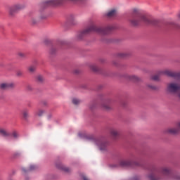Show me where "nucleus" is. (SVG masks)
Segmentation results:
<instances>
[{
    "label": "nucleus",
    "instance_id": "f257e3e1",
    "mask_svg": "<svg viewBox=\"0 0 180 180\" xmlns=\"http://www.w3.org/2000/svg\"><path fill=\"white\" fill-rule=\"evenodd\" d=\"M129 21L132 26H140L143 23L146 25H155V20L149 19L146 15L141 13V11L137 8L133 10Z\"/></svg>",
    "mask_w": 180,
    "mask_h": 180
},
{
    "label": "nucleus",
    "instance_id": "f03ea898",
    "mask_svg": "<svg viewBox=\"0 0 180 180\" xmlns=\"http://www.w3.org/2000/svg\"><path fill=\"white\" fill-rule=\"evenodd\" d=\"M112 29L113 26L112 25H109L105 27H101L93 24L79 32L77 36V40H82L86 34H89V33H92L93 32L98 33V34H101L102 36H105V34H109V33L112 32Z\"/></svg>",
    "mask_w": 180,
    "mask_h": 180
},
{
    "label": "nucleus",
    "instance_id": "7ed1b4c3",
    "mask_svg": "<svg viewBox=\"0 0 180 180\" xmlns=\"http://www.w3.org/2000/svg\"><path fill=\"white\" fill-rule=\"evenodd\" d=\"M149 171L150 174H148V178L150 180H162L164 179V176H168L172 172L171 167L167 166L160 167L153 166L149 169Z\"/></svg>",
    "mask_w": 180,
    "mask_h": 180
},
{
    "label": "nucleus",
    "instance_id": "20e7f679",
    "mask_svg": "<svg viewBox=\"0 0 180 180\" xmlns=\"http://www.w3.org/2000/svg\"><path fill=\"white\" fill-rule=\"evenodd\" d=\"M159 74L162 75H167V77H172V78L180 79V72H172L169 70H160Z\"/></svg>",
    "mask_w": 180,
    "mask_h": 180
},
{
    "label": "nucleus",
    "instance_id": "39448f33",
    "mask_svg": "<svg viewBox=\"0 0 180 180\" xmlns=\"http://www.w3.org/2000/svg\"><path fill=\"white\" fill-rule=\"evenodd\" d=\"M95 143L101 151H106L108 150V142L103 141V139H97L95 140Z\"/></svg>",
    "mask_w": 180,
    "mask_h": 180
},
{
    "label": "nucleus",
    "instance_id": "423d86ee",
    "mask_svg": "<svg viewBox=\"0 0 180 180\" xmlns=\"http://www.w3.org/2000/svg\"><path fill=\"white\" fill-rule=\"evenodd\" d=\"M120 165L121 167H140V163L139 162H133L131 160H122L120 162Z\"/></svg>",
    "mask_w": 180,
    "mask_h": 180
},
{
    "label": "nucleus",
    "instance_id": "0eeeda50",
    "mask_svg": "<svg viewBox=\"0 0 180 180\" xmlns=\"http://www.w3.org/2000/svg\"><path fill=\"white\" fill-rule=\"evenodd\" d=\"M63 4H64V0H49L42 4V6H57Z\"/></svg>",
    "mask_w": 180,
    "mask_h": 180
},
{
    "label": "nucleus",
    "instance_id": "6e6552de",
    "mask_svg": "<svg viewBox=\"0 0 180 180\" xmlns=\"http://www.w3.org/2000/svg\"><path fill=\"white\" fill-rule=\"evenodd\" d=\"M24 8H25V6L22 4H17V5L13 6L9 8V14L11 16H13V15L16 13L18 11H20V9H23Z\"/></svg>",
    "mask_w": 180,
    "mask_h": 180
},
{
    "label": "nucleus",
    "instance_id": "1a4fd4ad",
    "mask_svg": "<svg viewBox=\"0 0 180 180\" xmlns=\"http://www.w3.org/2000/svg\"><path fill=\"white\" fill-rule=\"evenodd\" d=\"M179 129H180V122L178 123L177 128H169L167 130V133H169V134H177V133H179Z\"/></svg>",
    "mask_w": 180,
    "mask_h": 180
},
{
    "label": "nucleus",
    "instance_id": "9d476101",
    "mask_svg": "<svg viewBox=\"0 0 180 180\" xmlns=\"http://www.w3.org/2000/svg\"><path fill=\"white\" fill-rule=\"evenodd\" d=\"M15 84L12 82L10 83H2L0 84L1 89H9L10 88H13Z\"/></svg>",
    "mask_w": 180,
    "mask_h": 180
},
{
    "label": "nucleus",
    "instance_id": "9b49d317",
    "mask_svg": "<svg viewBox=\"0 0 180 180\" xmlns=\"http://www.w3.org/2000/svg\"><path fill=\"white\" fill-rule=\"evenodd\" d=\"M110 133L113 139H117V137H119V136L120 135L119 131L115 129H111Z\"/></svg>",
    "mask_w": 180,
    "mask_h": 180
},
{
    "label": "nucleus",
    "instance_id": "f8f14e48",
    "mask_svg": "<svg viewBox=\"0 0 180 180\" xmlns=\"http://www.w3.org/2000/svg\"><path fill=\"white\" fill-rule=\"evenodd\" d=\"M37 166L34 165H31L27 169H26L25 168H22V172H24V174H26V172H30V171H34V169H37Z\"/></svg>",
    "mask_w": 180,
    "mask_h": 180
},
{
    "label": "nucleus",
    "instance_id": "ddd939ff",
    "mask_svg": "<svg viewBox=\"0 0 180 180\" xmlns=\"http://www.w3.org/2000/svg\"><path fill=\"white\" fill-rule=\"evenodd\" d=\"M127 79H129V81H134V82H137V81H140L139 77L136 75H127Z\"/></svg>",
    "mask_w": 180,
    "mask_h": 180
},
{
    "label": "nucleus",
    "instance_id": "4468645a",
    "mask_svg": "<svg viewBox=\"0 0 180 180\" xmlns=\"http://www.w3.org/2000/svg\"><path fill=\"white\" fill-rule=\"evenodd\" d=\"M116 13H117L116 10L112 9L106 13V16L107 18H115V16H116Z\"/></svg>",
    "mask_w": 180,
    "mask_h": 180
},
{
    "label": "nucleus",
    "instance_id": "2eb2a0df",
    "mask_svg": "<svg viewBox=\"0 0 180 180\" xmlns=\"http://www.w3.org/2000/svg\"><path fill=\"white\" fill-rule=\"evenodd\" d=\"M101 108L103 109V110H110V109H112V107L107 103H103Z\"/></svg>",
    "mask_w": 180,
    "mask_h": 180
},
{
    "label": "nucleus",
    "instance_id": "dca6fc26",
    "mask_svg": "<svg viewBox=\"0 0 180 180\" xmlns=\"http://www.w3.org/2000/svg\"><path fill=\"white\" fill-rule=\"evenodd\" d=\"M0 134L3 136V137H9V136H11V134L4 129H0Z\"/></svg>",
    "mask_w": 180,
    "mask_h": 180
},
{
    "label": "nucleus",
    "instance_id": "f3484780",
    "mask_svg": "<svg viewBox=\"0 0 180 180\" xmlns=\"http://www.w3.org/2000/svg\"><path fill=\"white\" fill-rule=\"evenodd\" d=\"M29 110H24L22 111V117L25 119V120H27L29 119Z\"/></svg>",
    "mask_w": 180,
    "mask_h": 180
},
{
    "label": "nucleus",
    "instance_id": "a211bd4d",
    "mask_svg": "<svg viewBox=\"0 0 180 180\" xmlns=\"http://www.w3.org/2000/svg\"><path fill=\"white\" fill-rule=\"evenodd\" d=\"M44 113V110L39 109L35 112V116H38V117H41V116H43Z\"/></svg>",
    "mask_w": 180,
    "mask_h": 180
},
{
    "label": "nucleus",
    "instance_id": "6ab92c4d",
    "mask_svg": "<svg viewBox=\"0 0 180 180\" xmlns=\"http://www.w3.org/2000/svg\"><path fill=\"white\" fill-rule=\"evenodd\" d=\"M129 56H130V53H129L127 52H122V53H120L118 54V56L120 58H126V57H129Z\"/></svg>",
    "mask_w": 180,
    "mask_h": 180
},
{
    "label": "nucleus",
    "instance_id": "aec40b11",
    "mask_svg": "<svg viewBox=\"0 0 180 180\" xmlns=\"http://www.w3.org/2000/svg\"><path fill=\"white\" fill-rule=\"evenodd\" d=\"M75 19H76V16H75V15H74V14H72V15H70L68 17V21H69L70 23H74V22H75Z\"/></svg>",
    "mask_w": 180,
    "mask_h": 180
},
{
    "label": "nucleus",
    "instance_id": "412c9836",
    "mask_svg": "<svg viewBox=\"0 0 180 180\" xmlns=\"http://www.w3.org/2000/svg\"><path fill=\"white\" fill-rule=\"evenodd\" d=\"M90 69L94 72H98L99 71V68H98V66H96V65H91Z\"/></svg>",
    "mask_w": 180,
    "mask_h": 180
},
{
    "label": "nucleus",
    "instance_id": "4be33fe9",
    "mask_svg": "<svg viewBox=\"0 0 180 180\" xmlns=\"http://www.w3.org/2000/svg\"><path fill=\"white\" fill-rule=\"evenodd\" d=\"M162 75H160V72H158L157 75H154L153 76H152V79L153 81H160V77Z\"/></svg>",
    "mask_w": 180,
    "mask_h": 180
},
{
    "label": "nucleus",
    "instance_id": "5701e85b",
    "mask_svg": "<svg viewBox=\"0 0 180 180\" xmlns=\"http://www.w3.org/2000/svg\"><path fill=\"white\" fill-rule=\"evenodd\" d=\"M148 88L151 91H158V87L154 84H148Z\"/></svg>",
    "mask_w": 180,
    "mask_h": 180
},
{
    "label": "nucleus",
    "instance_id": "b1692460",
    "mask_svg": "<svg viewBox=\"0 0 180 180\" xmlns=\"http://www.w3.org/2000/svg\"><path fill=\"white\" fill-rule=\"evenodd\" d=\"M58 168H60V169H63V171H65V172H70V168L63 165H60Z\"/></svg>",
    "mask_w": 180,
    "mask_h": 180
},
{
    "label": "nucleus",
    "instance_id": "393cba45",
    "mask_svg": "<svg viewBox=\"0 0 180 180\" xmlns=\"http://www.w3.org/2000/svg\"><path fill=\"white\" fill-rule=\"evenodd\" d=\"M72 102L74 105H79V103H81V101L78 98H73Z\"/></svg>",
    "mask_w": 180,
    "mask_h": 180
},
{
    "label": "nucleus",
    "instance_id": "a878e982",
    "mask_svg": "<svg viewBox=\"0 0 180 180\" xmlns=\"http://www.w3.org/2000/svg\"><path fill=\"white\" fill-rule=\"evenodd\" d=\"M28 71L29 72H34L36 71V66L34 65H31L28 68Z\"/></svg>",
    "mask_w": 180,
    "mask_h": 180
},
{
    "label": "nucleus",
    "instance_id": "bb28decb",
    "mask_svg": "<svg viewBox=\"0 0 180 180\" xmlns=\"http://www.w3.org/2000/svg\"><path fill=\"white\" fill-rule=\"evenodd\" d=\"M18 57H20V58H26V53H23V52H19L18 53Z\"/></svg>",
    "mask_w": 180,
    "mask_h": 180
},
{
    "label": "nucleus",
    "instance_id": "cd10ccee",
    "mask_svg": "<svg viewBox=\"0 0 180 180\" xmlns=\"http://www.w3.org/2000/svg\"><path fill=\"white\" fill-rule=\"evenodd\" d=\"M56 51H57V49L56 47L52 46L49 51L50 54H56Z\"/></svg>",
    "mask_w": 180,
    "mask_h": 180
},
{
    "label": "nucleus",
    "instance_id": "c85d7f7f",
    "mask_svg": "<svg viewBox=\"0 0 180 180\" xmlns=\"http://www.w3.org/2000/svg\"><path fill=\"white\" fill-rule=\"evenodd\" d=\"M37 81L38 82H43V81H44V77L41 75H39L37 77Z\"/></svg>",
    "mask_w": 180,
    "mask_h": 180
},
{
    "label": "nucleus",
    "instance_id": "c756f323",
    "mask_svg": "<svg viewBox=\"0 0 180 180\" xmlns=\"http://www.w3.org/2000/svg\"><path fill=\"white\" fill-rule=\"evenodd\" d=\"M11 136L14 138V139H18V133L16 131H13L12 134H11Z\"/></svg>",
    "mask_w": 180,
    "mask_h": 180
},
{
    "label": "nucleus",
    "instance_id": "7c9ffc66",
    "mask_svg": "<svg viewBox=\"0 0 180 180\" xmlns=\"http://www.w3.org/2000/svg\"><path fill=\"white\" fill-rule=\"evenodd\" d=\"M52 117H53V114L51 113L48 114L46 116L47 120H51Z\"/></svg>",
    "mask_w": 180,
    "mask_h": 180
},
{
    "label": "nucleus",
    "instance_id": "2f4dec72",
    "mask_svg": "<svg viewBox=\"0 0 180 180\" xmlns=\"http://www.w3.org/2000/svg\"><path fill=\"white\" fill-rule=\"evenodd\" d=\"M37 22H38V20H36V18H32V23L33 25H36V23H37Z\"/></svg>",
    "mask_w": 180,
    "mask_h": 180
},
{
    "label": "nucleus",
    "instance_id": "473e14b6",
    "mask_svg": "<svg viewBox=\"0 0 180 180\" xmlns=\"http://www.w3.org/2000/svg\"><path fill=\"white\" fill-rule=\"evenodd\" d=\"M27 91H33V86H32L31 85H28L27 86Z\"/></svg>",
    "mask_w": 180,
    "mask_h": 180
},
{
    "label": "nucleus",
    "instance_id": "72a5a7b5",
    "mask_svg": "<svg viewBox=\"0 0 180 180\" xmlns=\"http://www.w3.org/2000/svg\"><path fill=\"white\" fill-rule=\"evenodd\" d=\"M20 153L19 152H17L13 155V157H15V158H16V157H20Z\"/></svg>",
    "mask_w": 180,
    "mask_h": 180
},
{
    "label": "nucleus",
    "instance_id": "f704fd0d",
    "mask_svg": "<svg viewBox=\"0 0 180 180\" xmlns=\"http://www.w3.org/2000/svg\"><path fill=\"white\" fill-rule=\"evenodd\" d=\"M22 73L21 71H18V72H17V75H18V77H22Z\"/></svg>",
    "mask_w": 180,
    "mask_h": 180
},
{
    "label": "nucleus",
    "instance_id": "c9c22d12",
    "mask_svg": "<svg viewBox=\"0 0 180 180\" xmlns=\"http://www.w3.org/2000/svg\"><path fill=\"white\" fill-rule=\"evenodd\" d=\"M71 2H78V1H82V0H69Z\"/></svg>",
    "mask_w": 180,
    "mask_h": 180
},
{
    "label": "nucleus",
    "instance_id": "e433bc0d",
    "mask_svg": "<svg viewBox=\"0 0 180 180\" xmlns=\"http://www.w3.org/2000/svg\"><path fill=\"white\" fill-rule=\"evenodd\" d=\"M40 19H46V15H42L40 17Z\"/></svg>",
    "mask_w": 180,
    "mask_h": 180
},
{
    "label": "nucleus",
    "instance_id": "4c0bfd02",
    "mask_svg": "<svg viewBox=\"0 0 180 180\" xmlns=\"http://www.w3.org/2000/svg\"><path fill=\"white\" fill-rule=\"evenodd\" d=\"M176 179L180 180V176H177L176 177Z\"/></svg>",
    "mask_w": 180,
    "mask_h": 180
},
{
    "label": "nucleus",
    "instance_id": "58836bf2",
    "mask_svg": "<svg viewBox=\"0 0 180 180\" xmlns=\"http://www.w3.org/2000/svg\"><path fill=\"white\" fill-rule=\"evenodd\" d=\"M132 180H139L138 177H134Z\"/></svg>",
    "mask_w": 180,
    "mask_h": 180
},
{
    "label": "nucleus",
    "instance_id": "ea45409f",
    "mask_svg": "<svg viewBox=\"0 0 180 180\" xmlns=\"http://www.w3.org/2000/svg\"><path fill=\"white\" fill-rule=\"evenodd\" d=\"M75 73H76V74H78V71H76Z\"/></svg>",
    "mask_w": 180,
    "mask_h": 180
}]
</instances>
